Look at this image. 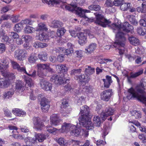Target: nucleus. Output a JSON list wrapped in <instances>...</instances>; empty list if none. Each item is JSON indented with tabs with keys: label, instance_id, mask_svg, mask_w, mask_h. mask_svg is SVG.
Returning <instances> with one entry per match:
<instances>
[{
	"label": "nucleus",
	"instance_id": "31",
	"mask_svg": "<svg viewBox=\"0 0 146 146\" xmlns=\"http://www.w3.org/2000/svg\"><path fill=\"white\" fill-rule=\"evenodd\" d=\"M127 18L129 22L134 25H137L138 22L135 18V17L132 15H128L127 16Z\"/></svg>",
	"mask_w": 146,
	"mask_h": 146
},
{
	"label": "nucleus",
	"instance_id": "30",
	"mask_svg": "<svg viewBox=\"0 0 146 146\" xmlns=\"http://www.w3.org/2000/svg\"><path fill=\"white\" fill-rule=\"evenodd\" d=\"M96 44L95 43H92L90 44L86 48L85 50L86 51V52L91 53L96 49Z\"/></svg>",
	"mask_w": 146,
	"mask_h": 146
},
{
	"label": "nucleus",
	"instance_id": "58",
	"mask_svg": "<svg viewBox=\"0 0 146 146\" xmlns=\"http://www.w3.org/2000/svg\"><path fill=\"white\" fill-rule=\"evenodd\" d=\"M105 5L108 7H111L113 5V1L112 2L111 0H106Z\"/></svg>",
	"mask_w": 146,
	"mask_h": 146
},
{
	"label": "nucleus",
	"instance_id": "49",
	"mask_svg": "<svg viewBox=\"0 0 146 146\" xmlns=\"http://www.w3.org/2000/svg\"><path fill=\"white\" fill-rule=\"evenodd\" d=\"M37 58L34 54H31L28 58V60L30 63L35 62Z\"/></svg>",
	"mask_w": 146,
	"mask_h": 146
},
{
	"label": "nucleus",
	"instance_id": "57",
	"mask_svg": "<svg viewBox=\"0 0 146 146\" xmlns=\"http://www.w3.org/2000/svg\"><path fill=\"white\" fill-rule=\"evenodd\" d=\"M139 138L142 140L143 143L146 142V135L145 133L140 134L138 136Z\"/></svg>",
	"mask_w": 146,
	"mask_h": 146
},
{
	"label": "nucleus",
	"instance_id": "6",
	"mask_svg": "<svg viewBox=\"0 0 146 146\" xmlns=\"http://www.w3.org/2000/svg\"><path fill=\"white\" fill-rule=\"evenodd\" d=\"M2 74L5 78L0 79V87L5 88L7 87L9 84L8 80L15 78L14 74L9 72L7 70L1 71Z\"/></svg>",
	"mask_w": 146,
	"mask_h": 146
},
{
	"label": "nucleus",
	"instance_id": "27",
	"mask_svg": "<svg viewBox=\"0 0 146 146\" xmlns=\"http://www.w3.org/2000/svg\"><path fill=\"white\" fill-rule=\"evenodd\" d=\"M143 73V70H139L137 72L135 73L131 74L130 76H127V79L128 81L130 83L131 82V78H135L142 74Z\"/></svg>",
	"mask_w": 146,
	"mask_h": 146
},
{
	"label": "nucleus",
	"instance_id": "22",
	"mask_svg": "<svg viewBox=\"0 0 146 146\" xmlns=\"http://www.w3.org/2000/svg\"><path fill=\"white\" fill-rule=\"evenodd\" d=\"M56 69L57 70L59 69L60 72L62 74H61V76H63L64 77V73H66L67 71V69L65 65L60 64L56 66Z\"/></svg>",
	"mask_w": 146,
	"mask_h": 146
},
{
	"label": "nucleus",
	"instance_id": "36",
	"mask_svg": "<svg viewBox=\"0 0 146 146\" xmlns=\"http://www.w3.org/2000/svg\"><path fill=\"white\" fill-rule=\"evenodd\" d=\"M13 90H10L9 91H6L4 93L3 97L4 99H8L11 97L14 93Z\"/></svg>",
	"mask_w": 146,
	"mask_h": 146
},
{
	"label": "nucleus",
	"instance_id": "64",
	"mask_svg": "<svg viewBox=\"0 0 146 146\" xmlns=\"http://www.w3.org/2000/svg\"><path fill=\"white\" fill-rule=\"evenodd\" d=\"M143 6L142 5L141 8L140 7H138L137 8V10L138 12H141L142 13H145L146 12V8L143 7Z\"/></svg>",
	"mask_w": 146,
	"mask_h": 146
},
{
	"label": "nucleus",
	"instance_id": "14",
	"mask_svg": "<svg viewBox=\"0 0 146 146\" xmlns=\"http://www.w3.org/2000/svg\"><path fill=\"white\" fill-rule=\"evenodd\" d=\"M61 127V128L60 129V130L62 132H67L69 131H71L72 128L74 129L76 128L75 125L70 123L66 122L64 123Z\"/></svg>",
	"mask_w": 146,
	"mask_h": 146
},
{
	"label": "nucleus",
	"instance_id": "12",
	"mask_svg": "<svg viewBox=\"0 0 146 146\" xmlns=\"http://www.w3.org/2000/svg\"><path fill=\"white\" fill-rule=\"evenodd\" d=\"M86 34L85 33L80 32L77 34L78 38V42L81 45H83L87 42Z\"/></svg>",
	"mask_w": 146,
	"mask_h": 146
},
{
	"label": "nucleus",
	"instance_id": "61",
	"mask_svg": "<svg viewBox=\"0 0 146 146\" xmlns=\"http://www.w3.org/2000/svg\"><path fill=\"white\" fill-rule=\"evenodd\" d=\"M11 20L13 23L18 22L19 20V16L18 15L13 16L11 18Z\"/></svg>",
	"mask_w": 146,
	"mask_h": 146
},
{
	"label": "nucleus",
	"instance_id": "21",
	"mask_svg": "<svg viewBox=\"0 0 146 146\" xmlns=\"http://www.w3.org/2000/svg\"><path fill=\"white\" fill-rule=\"evenodd\" d=\"M128 39L130 43L133 45L137 46L140 44L139 40L133 36H129Z\"/></svg>",
	"mask_w": 146,
	"mask_h": 146
},
{
	"label": "nucleus",
	"instance_id": "8",
	"mask_svg": "<svg viewBox=\"0 0 146 146\" xmlns=\"http://www.w3.org/2000/svg\"><path fill=\"white\" fill-rule=\"evenodd\" d=\"M49 63L45 64H38L37 65L38 68L37 75L40 77L44 78L46 76L45 69L49 67Z\"/></svg>",
	"mask_w": 146,
	"mask_h": 146
},
{
	"label": "nucleus",
	"instance_id": "48",
	"mask_svg": "<svg viewBox=\"0 0 146 146\" xmlns=\"http://www.w3.org/2000/svg\"><path fill=\"white\" fill-rule=\"evenodd\" d=\"M23 27L20 23L16 24L14 27V30L17 32H20L23 29Z\"/></svg>",
	"mask_w": 146,
	"mask_h": 146
},
{
	"label": "nucleus",
	"instance_id": "26",
	"mask_svg": "<svg viewBox=\"0 0 146 146\" xmlns=\"http://www.w3.org/2000/svg\"><path fill=\"white\" fill-rule=\"evenodd\" d=\"M77 79L79 80L80 84H81L83 82L85 83L88 82L89 81L90 78L88 77L87 75L84 74L78 76Z\"/></svg>",
	"mask_w": 146,
	"mask_h": 146
},
{
	"label": "nucleus",
	"instance_id": "47",
	"mask_svg": "<svg viewBox=\"0 0 146 146\" xmlns=\"http://www.w3.org/2000/svg\"><path fill=\"white\" fill-rule=\"evenodd\" d=\"M66 31V30L64 29V28H62L57 30L56 35L60 37L63 35L64 34Z\"/></svg>",
	"mask_w": 146,
	"mask_h": 146
},
{
	"label": "nucleus",
	"instance_id": "2",
	"mask_svg": "<svg viewBox=\"0 0 146 146\" xmlns=\"http://www.w3.org/2000/svg\"><path fill=\"white\" fill-rule=\"evenodd\" d=\"M80 114L81 116L79 119V123L88 129H93V125L90 119V110L87 106L85 105L80 108Z\"/></svg>",
	"mask_w": 146,
	"mask_h": 146
},
{
	"label": "nucleus",
	"instance_id": "62",
	"mask_svg": "<svg viewBox=\"0 0 146 146\" xmlns=\"http://www.w3.org/2000/svg\"><path fill=\"white\" fill-rule=\"evenodd\" d=\"M9 35L12 37L14 39H16L19 37V36L18 34L15 32H11L9 33Z\"/></svg>",
	"mask_w": 146,
	"mask_h": 146
},
{
	"label": "nucleus",
	"instance_id": "13",
	"mask_svg": "<svg viewBox=\"0 0 146 146\" xmlns=\"http://www.w3.org/2000/svg\"><path fill=\"white\" fill-rule=\"evenodd\" d=\"M114 111L115 110L112 108L110 107L106 108L105 112L101 114L102 120L104 121L108 116L113 115Z\"/></svg>",
	"mask_w": 146,
	"mask_h": 146
},
{
	"label": "nucleus",
	"instance_id": "42",
	"mask_svg": "<svg viewBox=\"0 0 146 146\" xmlns=\"http://www.w3.org/2000/svg\"><path fill=\"white\" fill-rule=\"evenodd\" d=\"M88 9L92 11H99L100 9V7L99 5H93L89 6Z\"/></svg>",
	"mask_w": 146,
	"mask_h": 146
},
{
	"label": "nucleus",
	"instance_id": "20",
	"mask_svg": "<svg viewBox=\"0 0 146 146\" xmlns=\"http://www.w3.org/2000/svg\"><path fill=\"white\" fill-rule=\"evenodd\" d=\"M106 77V79H103L102 80L104 82V87L108 88L110 87L111 84L112 83L113 81L112 80L111 76L107 75Z\"/></svg>",
	"mask_w": 146,
	"mask_h": 146
},
{
	"label": "nucleus",
	"instance_id": "16",
	"mask_svg": "<svg viewBox=\"0 0 146 146\" xmlns=\"http://www.w3.org/2000/svg\"><path fill=\"white\" fill-rule=\"evenodd\" d=\"M40 85L41 88L46 91H50L52 88L51 84L44 79L40 80Z\"/></svg>",
	"mask_w": 146,
	"mask_h": 146
},
{
	"label": "nucleus",
	"instance_id": "60",
	"mask_svg": "<svg viewBox=\"0 0 146 146\" xmlns=\"http://www.w3.org/2000/svg\"><path fill=\"white\" fill-rule=\"evenodd\" d=\"M11 62L12 65L14 69H17V70L18 68H19L20 66L17 62L13 60H11Z\"/></svg>",
	"mask_w": 146,
	"mask_h": 146
},
{
	"label": "nucleus",
	"instance_id": "40",
	"mask_svg": "<svg viewBox=\"0 0 146 146\" xmlns=\"http://www.w3.org/2000/svg\"><path fill=\"white\" fill-rule=\"evenodd\" d=\"M130 7V4L125 2L122 3L120 6L121 9L123 11H126Z\"/></svg>",
	"mask_w": 146,
	"mask_h": 146
},
{
	"label": "nucleus",
	"instance_id": "23",
	"mask_svg": "<svg viewBox=\"0 0 146 146\" xmlns=\"http://www.w3.org/2000/svg\"><path fill=\"white\" fill-rule=\"evenodd\" d=\"M78 7L76 5V3L74 0H73L70 5H66L65 7L66 9L71 11H76Z\"/></svg>",
	"mask_w": 146,
	"mask_h": 146
},
{
	"label": "nucleus",
	"instance_id": "15",
	"mask_svg": "<svg viewBox=\"0 0 146 146\" xmlns=\"http://www.w3.org/2000/svg\"><path fill=\"white\" fill-rule=\"evenodd\" d=\"M50 121L52 125L56 126L60 124L62 120L60 119L58 115L54 114L50 116Z\"/></svg>",
	"mask_w": 146,
	"mask_h": 146
},
{
	"label": "nucleus",
	"instance_id": "9",
	"mask_svg": "<svg viewBox=\"0 0 146 146\" xmlns=\"http://www.w3.org/2000/svg\"><path fill=\"white\" fill-rule=\"evenodd\" d=\"M41 95H40L38 97V98L41 99L40 102V105L42 111L44 112H46L50 108L49 102L48 99L46 98L41 97Z\"/></svg>",
	"mask_w": 146,
	"mask_h": 146
},
{
	"label": "nucleus",
	"instance_id": "34",
	"mask_svg": "<svg viewBox=\"0 0 146 146\" xmlns=\"http://www.w3.org/2000/svg\"><path fill=\"white\" fill-rule=\"evenodd\" d=\"M1 35L2 37V41L3 42H8L9 43H11V40L9 38V36L6 35L5 34V33L3 31L1 33Z\"/></svg>",
	"mask_w": 146,
	"mask_h": 146
},
{
	"label": "nucleus",
	"instance_id": "29",
	"mask_svg": "<svg viewBox=\"0 0 146 146\" xmlns=\"http://www.w3.org/2000/svg\"><path fill=\"white\" fill-rule=\"evenodd\" d=\"M81 130L80 128H77L76 126V128L74 129L72 128L70 132L71 135L72 136H78L80 134Z\"/></svg>",
	"mask_w": 146,
	"mask_h": 146
},
{
	"label": "nucleus",
	"instance_id": "1",
	"mask_svg": "<svg viewBox=\"0 0 146 146\" xmlns=\"http://www.w3.org/2000/svg\"><path fill=\"white\" fill-rule=\"evenodd\" d=\"M143 83H141L136 90L131 88L128 90L127 97L130 100L132 98H136L137 100L145 104L146 106V93L144 91L145 88Z\"/></svg>",
	"mask_w": 146,
	"mask_h": 146
},
{
	"label": "nucleus",
	"instance_id": "4",
	"mask_svg": "<svg viewBox=\"0 0 146 146\" xmlns=\"http://www.w3.org/2000/svg\"><path fill=\"white\" fill-rule=\"evenodd\" d=\"M121 34L119 33L116 34V40L114 44L111 45V47H114L117 48L119 51V54L121 55L123 54L124 50V47L125 46L126 39L125 37L123 36H121Z\"/></svg>",
	"mask_w": 146,
	"mask_h": 146
},
{
	"label": "nucleus",
	"instance_id": "50",
	"mask_svg": "<svg viewBox=\"0 0 146 146\" xmlns=\"http://www.w3.org/2000/svg\"><path fill=\"white\" fill-rule=\"evenodd\" d=\"M23 84L21 81H17L16 83V89L20 90L23 86Z\"/></svg>",
	"mask_w": 146,
	"mask_h": 146
},
{
	"label": "nucleus",
	"instance_id": "43",
	"mask_svg": "<svg viewBox=\"0 0 146 146\" xmlns=\"http://www.w3.org/2000/svg\"><path fill=\"white\" fill-rule=\"evenodd\" d=\"M25 141L26 143V145H28L27 144L28 141L31 142L33 144H35L36 142V137L34 138L29 137L25 138Z\"/></svg>",
	"mask_w": 146,
	"mask_h": 146
},
{
	"label": "nucleus",
	"instance_id": "39",
	"mask_svg": "<svg viewBox=\"0 0 146 146\" xmlns=\"http://www.w3.org/2000/svg\"><path fill=\"white\" fill-rule=\"evenodd\" d=\"M94 69L90 66H86L85 70V73L87 75H90L94 72Z\"/></svg>",
	"mask_w": 146,
	"mask_h": 146
},
{
	"label": "nucleus",
	"instance_id": "19",
	"mask_svg": "<svg viewBox=\"0 0 146 146\" xmlns=\"http://www.w3.org/2000/svg\"><path fill=\"white\" fill-rule=\"evenodd\" d=\"M34 123L35 128L37 130H41L44 126L43 123L37 118L35 119Z\"/></svg>",
	"mask_w": 146,
	"mask_h": 146
},
{
	"label": "nucleus",
	"instance_id": "45",
	"mask_svg": "<svg viewBox=\"0 0 146 146\" xmlns=\"http://www.w3.org/2000/svg\"><path fill=\"white\" fill-rule=\"evenodd\" d=\"M133 116H134L135 118L137 119L141 117V114L140 112L136 110L132 111L131 112Z\"/></svg>",
	"mask_w": 146,
	"mask_h": 146
},
{
	"label": "nucleus",
	"instance_id": "63",
	"mask_svg": "<svg viewBox=\"0 0 146 146\" xmlns=\"http://www.w3.org/2000/svg\"><path fill=\"white\" fill-rule=\"evenodd\" d=\"M68 106V102L65 100H64L62 102L61 108H66Z\"/></svg>",
	"mask_w": 146,
	"mask_h": 146
},
{
	"label": "nucleus",
	"instance_id": "37",
	"mask_svg": "<svg viewBox=\"0 0 146 146\" xmlns=\"http://www.w3.org/2000/svg\"><path fill=\"white\" fill-rule=\"evenodd\" d=\"M44 3H46L49 5H57L60 3V0H42Z\"/></svg>",
	"mask_w": 146,
	"mask_h": 146
},
{
	"label": "nucleus",
	"instance_id": "55",
	"mask_svg": "<svg viewBox=\"0 0 146 146\" xmlns=\"http://www.w3.org/2000/svg\"><path fill=\"white\" fill-rule=\"evenodd\" d=\"M124 2V0H115L113 1V5L117 6H121Z\"/></svg>",
	"mask_w": 146,
	"mask_h": 146
},
{
	"label": "nucleus",
	"instance_id": "28",
	"mask_svg": "<svg viewBox=\"0 0 146 146\" xmlns=\"http://www.w3.org/2000/svg\"><path fill=\"white\" fill-rule=\"evenodd\" d=\"M38 37V40L43 42H47L50 39L49 36L44 33H40Z\"/></svg>",
	"mask_w": 146,
	"mask_h": 146
},
{
	"label": "nucleus",
	"instance_id": "38",
	"mask_svg": "<svg viewBox=\"0 0 146 146\" xmlns=\"http://www.w3.org/2000/svg\"><path fill=\"white\" fill-rule=\"evenodd\" d=\"M76 13L81 17L85 18L86 16L85 15V11L83 10L80 7H78L76 11Z\"/></svg>",
	"mask_w": 146,
	"mask_h": 146
},
{
	"label": "nucleus",
	"instance_id": "3",
	"mask_svg": "<svg viewBox=\"0 0 146 146\" xmlns=\"http://www.w3.org/2000/svg\"><path fill=\"white\" fill-rule=\"evenodd\" d=\"M110 27L114 32L117 33L116 34L119 33L121 34V36L122 35L124 37H125L124 35L126 33H129L133 29V27L127 22L124 23L122 27L121 25L118 23H113Z\"/></svg>",
	"mask_w": 146,
	"mask_h": 146
},
{
	"label": "nucleus",
	"instance_id": "10",
	"mask_svg": "<svg viewBox=\"0 0 146 146\" xmlns=\"http://www.w3.org/2000/svg\"><path fill=\"white\" fill-rule=\"evenodd\" d=\"M27 56V52L24 49H18L15 52V57L18 60H23Z\"/></svg>",
	"mask_w": 146,
	"mask_h": 146
},
{
	"label": "nucleus",
	"instance_id": "18",
	"mask_svg": "<svg viewBox=\"0 0 146 146\" xmlns=\"http://www.w3.org/2000/svg\"><path fill=\"white\" fill-rule=\"evenodd\" d=\"M93 121L94 122L93 124H92L91 122V123L93 125L94 127L93 129H94L95 126L98 127H100L101 123L103 122L104 121L102 120L101 114L100 116H94Z\"/></svg>",
	"mask_w": 146,
	"mask_h": 146
},
{
	"label": "nucleus",
	"instance_id": "54",
	"mask_svg": "<svg viewBox=\"0 0 146 146\" xmlns=\"http://www.w3.org/2000/svg\"><path fill=\"white\" fill-rule=\"evenodd\" d=\"M74 52L73 49H72V48L70 49H67L65 50L64 52V54L68 56V55L70 56Z\"/></svg>",
	"mask_w": 146,
	"mask_h": 146
},
{
	"label": "nucleus",
	"instance_id": "44",
	"mask_svg": "<svg viewBox=\"0 0 146 146\" xmlns=\"http://www.w3.org/2000/svg\"><path fill=\"white\" fill-rule=\"evenodd\" d=\"M55 141L59 145H61L60 146H64V145L66 144L64 139L63 138H56Z\"/></svg>",
	"mask_w": 146,
	"mask_h": 146
},
{
	"label": "nucleus",
	"instance_id": "56",
	"mask_svg": "<svg viewBox=\"0 0 146 146\" xmlns=\"http://www.w3.org/2000/svg\"><path fill=\"white\" fill-rule=\"evenodd\" d=\"M74 55L76 57H81L82 56V52L81 50L76 51L74 53Z\"/></svg>",
	"mask_w": 146,
	"mask_h": 146
},
{
	"label": "nucleus",
	"instance_id": "59",
	"mask_svg": "<svg viewBox=\"0 0 146 146\" xmlns=\"http://www.w3.org/2000/svg\"><path fill=\"white\" fill-rule=\"evenodd\" d=\"M65 54H61L58 55L57 57L58 60L60 62H62L64 60Z\"/></svg>",
	"mask_w": 146,
	"mask_h": 146
},
{
	"label": "nucleus",
	"instance_id": "7",
	"mask_svg": "<svg viewBox=\"0 0 146 146\" xmlns=\"http://www.w3.org/2000/svg\"><path fill=\"white\" fill-rule=\"evenodd\" d=\"M59 76L55 74L53 75L50 78V81L56 84L61 85L69 82V80L68 78H66L63 76L60 77Z\"/></svg>",
	"mask_w": 146,
	"mask_h": 146
},
{
	"label": "nucleus",
	"instance_id": "53",
	"mask_svg": "<svg viewBox=\"0 0 146 146\" xmlns=\"http://www.w3.org/2000/svg\"><path fill=\"white\" fill-rule=\"evenodd\" d=\"M25 81L26 83L25 84L26 86H28L29 87H31L34 84L33 81L32 79L31 78L26 79Z\"/></svg>",
	"mask_w": 146,
	"mask_h": 146
},
{
	"label": "nucleus",
	"instance_id": "35",
	"mask_svg": "<svg viewBox=\"0 0 146 146\" xmlns=\"http://www.w3.org/2000/svg\"><path fill=\"white\" fill-rule=\"evenodd\" d=\"M62 23L59 21L54 20L51 23L52 27L54 28H60L62 27Z\"/></svg>",
	"mask_w": 146,
	"mask_h": 146
},
{
	"label": "nucleus",
	"instance_id": "5",
	"mask_svg": "<svg viewBox=\"0 0 146 146\" xmlns=\"http://www.w3.org/2000/svg\"><path fill=\"white\" fill-rule=\"evenodd\" d=\"M94 14L96 16V20H95L93 17L88 18V19L87 20L89 22H92L94 21L95 23L103 27L109 26V24L111 23V21L106 19L103 15L95 13H94Z\"/></svg>",
	"mask_w": 146,
	"mask_h": 146
},
{
	"label": "nucleus",
	"instance_id": "52",
	"mask_svg": "<svg viewBox=\"0 0 146 146\" xmlns=\"http://www.w3.org/2000/svg\"><path fill=\"white\" fill-rule=\"evenodd\" d=\"M38 30H44L46 31L47 30V29L45 25L42 23H40L38 25Z\"/></svg>",
	"mask_w": 146,
	"mask_h": 146
},
{
	"label": "nucleus",
	"instance_id": "51",
	"mask_svg": "<svg viewBox=\"0 0 146 146\" xmlns=\"http://www.w3.org/2000/svg\"><path fill=\"white\" fill-rule=\"evenodd\" d=\"M46 130L48 131L49 133H54L57 130V129L50 126H46Z\"/></svg>",
	"mask_w": 146,
	"mask_h": 146
},
{
	"label": "nucleus",
	"instance_id": "46",
	"mask_svg": "<svg viewBox=\"0 0 146 146\" xmlns=\"http://www.w3.org/2000/svg\"><path fill=\"white\" fill-rule=\"evenodd\" d=\"M82 71V69H73L71 70V74L72 75H75L77 78L78 74H80Z\"/></svg>",
	"mask_w": 146,
	"mask_h": 146
},
{
	"label": "nucleus",
	"instance_id": "25",
	"mask_svg": "<svg viewBox=\"0 0 146 146\" xmlns=\"http://www.w3.org/2000/svg\"><path fill=\"white\" fill-rule=\"evenodd\" d=\"M12 113L20 117L25 116L26 115V113L20 109L14 108L12 110Z\"/></svg>",
	"mask_w": 146,
	"mask_h": 146
},
{
	"label": "nucleus",
	"instance_id": "33",
	"mask_svg": "<svg viewBox=\"0 0 146 146\" xmlns=\"http://www.w3.org/2000/svg\"><path fill=\"white\" fill-rule=\"evenodd\" d=\"M48 44L45 43H42L39 42H36L33 44V46L36 48H43L48 46Z\"/></svg>",
	"mask_w": 146,
	"mask_h": 146
},
{
	"label": "nucleus",
	"instance_id": "17",
	"mask_svg": "<svg viewBox=\"0 0 146 146\" xmlns=\"http://www.w3.org/2000/svg\"><path fill=\"white\" fill-rule=\"evenodd\" d=\"M49 135L47 133H38L35 135V137L36 138V140L39 142H42L48 138Z\"/></svg>",
	"mask_w": 146,
	"mask_h": 146
},
{
	"label": "nucleus",
	"instance_id": "11",
	"mask_svg": "<svg viewBox=\"0 0 146 146\" xmlns=\"http://www.w3.org/2000/svg\"><path fill=\"white\" fill-rule=\"evenodd\" d=\"M113 94L111 89L105 90L101 94V99L106 102L108 101Z\"/></svg>",
	"mask_w": 146,
	"mask_h": 146
},
{
	"label": "nucleus",
	"instance_id": "32",
	"mask_svg": "<svg viewBox=\"0 0 146 146\" xmlns=\"http://www.w3.org/2000/svg\"><path fill=\"white\" fill-rule=\"evenodd\" d=\"M47 54L46 52L42 51L38 54L39 58L42 61H45L47 59Z\"/></svg>",
	"mask_w": 146,
	"mask_h": 146
},
{
	"label": "nucleus",
	"instance_id": "24",
	"mask_svg": "<svg viewBox=\"0 0 146 146\" xmlns=\"http://www.w3.org/2000/svg\"><path fill=\"white\" fill-rule=\"evenodd\" d=\"M9 62L6 58H4L3 60L0 59V70L5 69L8 65Z\"/></svg>",
	"mask_w": 146,
	"mask_h": 146
},
{
	"label": "nucleus",
	"instance_id": "41",
	"mask_svg": "<svg viewBox=\"0 0 146 146\" xmlns=\"http://www.w3.org/2000/svg\"><path fill=\"white\" fill-rule=\"evenodd\" d=\"M24 30L25 32L27 33H33L36 30L35 29L29 26H27L24 29Z\"/></svg>",
	"mask_w": 146,
	"mask_h": 146
}]
</instances>
